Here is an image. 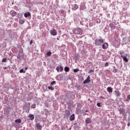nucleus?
Here are the masks:
<instances>
[{
	"instance_id": "nucleus-1",
	"label": "nucleus",
	"mask_w": 130,
	"mask_h": 130,
	"mask_svg": "<svg viewBox=\"0 0 130 130\" xmlns=\"http://www.w3.org/2000/svg\"><path fill=\"white\" fill-rule=\"evenodd\" d=\"M73 34L76 35H82L83 34V30L80 28H76L73 29Z\"/></svg>"
},
{
	"instance_id": "nucleus-2",
	"label": "nucleus",
	"mask_w": 130,
	"mask_h": 130,
	"mask_svg": "<svg viewBox=\"0 0 130 130\" xmlns=\"http://www.w3.org/2000/svg\"><path fill=\"white\" fill-rule=\"evenodd\" d=\"M95 44L98 46H102V44L105 42V40L103 39H96L95 40Z\"/></svg>"
},
{
	"instance_id": "nucleus-3",
	"label": "nucleus",
	"mask_w": 130,
	"mask_h": 130,
	"mask_svg": "<svg viewBox=\"0 0 130 130\" xmlns=\"http://www.w3.org/2000/svg\"><path fill=\"white\" fill-rule=\"evenodd\" d=\"M24 53H23V49L20 48L19 50V53H18V55L17 56V58L18 59H24Z\"/></svg>"
},
{
	"instance_id": "nucleus-4",
	"label": "nucleus",
	"mask_w": 130,
	"mask_h": 130,
	"mask_svg": "<svg viewBox=\"0 0 130 130\" xmlns=\"http://www.w3.org/2000/svg\"><path fill=\"white\" fill-rule=\"evenodd\" d=\"M25 105L24 106V110H25V112H27V113H29V110H30V104H28L27 103H25Z\"/></svg>"
},
{
	"instance_id": "nucleus-5",
	"label": "nucleus",
	"mask_w": 130,
	"mask_h": 130,
	"mask_svg": "<svg viewBox=\"0 0 130 130\" xmlns=\"http://www.w3.org/2000/svg\"><path fill=\"white\" fill-rule=\"evenodd\" d=\"M50 33L52 36H56L57 35V31L55 29H52L50 30Z\"/></svg>"
},
{
	"instance_id": "nucleus-6",
	"label": "nucleus",
	"mask_w": 130,
	"mask_h": 130,
	"mask_svg": "<svg viewBox=\"0 0 130 130\" xmlns=\"http://www.w3.org/2000/svg\"><path fill=\"white\" fill-rule=\"evenodd\" d=\"M103 49H107L108 48V43L104 42L102 45Z\"/></svg>"
},
{
	"instance_id": "nucleus-7",
	"label": "nucleus",
	"mask_w": 130,
	"mask_h": 130,
	"mask_svg": "<svg viewBox=\"0 0 130 130\" xmlns=\"http://www.w3.org/2000/svg\"><path fill=\"white\" fill-rule=\"evenodd\" d=\"M90 79V76H88L87 78L85 80V81H83V84H88L90 83V82H91Z\"/></svg>"
},
{
	"instance_id": "nucleus-8",
	"label": "nucleus",
	"mask_w": 130,
	"mask_h": 130,
	"mask_svg": "<svg viewBox=\"0 0 130 130\" xmlns=\"http://www.w3.org/2000/svg\"><path fill=\"white\" fill-rule=\"evenodd\" d=\"M70 114H71V112L69 110H67L65 111L64 115L65 117H69V116H70Z\"/></svg>"
},
{
	"instance_id": "nucleus-9",
	"label": "nucleus",
	"mask_w": 130,
	"mask_h": 130,
	"mask_svg": "<svg viewBox=\"0 0 130 130\" xmlns=\"http://www.w3.org/2000/svg\"><path fill=\"white\" fill-rule=\"evenodd\" d=\"M120 54L121 57H122V58H123L124 57H125L126 56H127V54L126 53H124V52H123V51H120Z\"/></svg>"
},
{
	"instance_id": "nucleus-10",
	"label": "nucleus",
	"mask_w": 130,
	"mask_h": 130,
	"mask_svg": "<svg viewBox=\"0 0 130 130\" xmlns=\"http://www.w3.org/2000/svg\"><path fill=\"white\" fill-rule=\"evenodd\" d=\"M28 117L29 118V120H34V118H35V116L34 114H29L28 115Z\"/></svg>"
},
{
	"instance_id": "nucleus-11",
	"label": "nucleus",
	"mask_w": 130,
	"mask_h": 130,
	"mask_svg": "<svg viewBox=\"0 0 130 130\" xmlns=\"http://www.w3.org/2000/svg\"><path fill=\"white\" fill-rule=\"evenodd\" d=\"M36 126L38 130H41L42 129V126L40 125V123H38L36 124Z\"/></svg>"
},
{
	"instance_id": "nucleus-12",
	"label": "nucleus",
	"mask_w": 130,
	"mask_h": 130,
	"mask_svg": "<svg viewBox=\"0 0 130 130\" xmlns=\"http://www.w3.org/2000/svg\"><path fill=\"white\" fill-rule=\"evenodd\" d=\"M72 10H74V11H76V10L79 9V6H78L77 4H74L72 5Z\"/></svg>"
},
{
	"instance_id": "nucleus-13",
	"label": "nucleus",
	"mask_w": 130,
	"mask_h": 130,
	"mask_svg": "<svg viewBox=\"0 0 130 130\" xmlns=\"http://www.w3.org/2000/svg\"><path fill=\"white\" fill-rule=\"evenodd\" d=\"M107 91H108L109 93H112L113 88H112L111 87H108L107 88Z\"/></svg>"
},
{
	"instance_id": "nucleus-14",
	"label": "nucleus",
	"mask_w": 130,
	"mask_h": 130,
	"mask_svg": "<svg viewBox=\"0 0 130 130\" xmlns=\"http://www.w3.org/2000/svg\"><path fill=\"white\" fill-rule=\"evenodd\" d=\"M85 122L87 124H89V123H91L92 121H91V119L90 118H87L85 119Z\"/></svg>"
},
{
	"instance_id": "nucleus-15",
	"label": "nucleus",
	"mask_w": 130,
	"mask_h": 130,
	"mask_svg": "<svg viewBox=\"0 0 130 130\" xmlns=\"http://www.w3.org/2000/svg\"><path fill=\"white\" fill-rule=\"evenodd\" d=\"M70 120H71V121H73L75 120V114H73L70 117Z\"/></svg>"
},
{
	"instance_id": "nucleus-16",
	"label": "nucleus",
	"mask_w": 130,
	"mask_h": 130,
	"mask_svg": "<svg viewBox=\"0 0 130 130\" xmlns=\"http://www.w3.org/2000/svg\"><path fill=\"white\" fill-rule=\"evenodd\" d=\"M115 95H116L117 97H119V96H120V92L118 90H115Z\"/></svg>"
},
{
	"instance_id": "nucleus-17",
	"label": "nucleus",
	"mask_w": 130,
	"mask_h": 130,
	"mask_svg": "<svg viewBox=\"0 0 130 130\" xmlns=\"http://www.w3.org/2000/svg\"><path fill=\"white\" fill-rule=\"evenodd\" d=\"M119 112L121 114H124L125 113V110L124 109H120Z\"/></svg>"
},
{
	"instance_id": "nucleus-18",
	"label": "nucleus",
	"mask_w": 130,
	"mask_h": 130,
	"mask_svg": "<svg viewBox=\"0 0 130 130\" xmlns=\"http://www.w3.org/2000/svg\"><path fill=\"white\" fill-rule=\"evenodd\" d=\"M31 16V13L30 12H26L24 13V17L25 18H28V17H30Z\"/></svg>"
},
{
	"instance_id": "nucleus-19",
	"label": "nucleus",
	"mask_w": 130,
	"mask_h": 130,
	"mask_svg": "<svg viewBox=\"0 0 130 130\" xmlns=\"http://www.w3.org/2000/svg\"><path fill=\"white\" fill-rule=\"evenodd\" d=\"M51 51H49L48 52L46 53V54L45 55V56L46 57H47L48 56H51Z\"/></svg>"
},
{
	"instance_id": "nucleus-20",
	"label": "nucleus",
	"mask_w": 130,
	"mask_h": 130,
	"mask_svg": "<svg viewBox=\"0 0 130 130\" xmlns=\"http://www.w3.org/2000/svg\"><path fill=\"white\" fill-rule=\"evenodd\" d=\"M11 16H12V17H15L17 15V12H16L14 11H12L11 12Z\"/></svg>"
},
{
	"instance_id": "nucleus-21",
	"label": "nucleus",
	"mask_w": 130,
	"mask_h": 130,
	"mask_svg": "<svg viewBox=\"0 0 130 130\" xmlns=\"http://www.w3.org/2000/svg\"><path fill=\"white\" fill-rule=\"evenodd\" d=\"M109 26L112 29H115V25L112 23H110Z\"/></svg>"
},
{
	"instance_id": "nucleus-22",
	"label": "nucleus",
	"mask_w": 130,
	"mask_h": 130,
	"mask_svg": "<svg viewBox=\"0 0 130 130\" xmlns=\"http://www.w3.org/2000/svg\"><path fill=\"white\" fill-rule=\"evenodd\" d=\"M127 56L126 57H124L123 58V60L125 62H128V59H127Z\"/></svg>"
},
{
	"instance_id": "nucleus-23",
	"label": "nucleus",
	"mask_w": 130,
	"mask_h": 130,
	"mask_svg": "<svg viewBox=\"0 0 130 130\" xmlns=\"http://www.w3.org/2000/svg\"><path fill=\"white\" fill-rule=\"evenodd\" d=\"M64 70L66 72V73H68V72H70V68L66 67L64 69Z\"/></svg>"
},
{
	"instance_id": "nucleus-24",
	"label": "nucleus",
	"mask_w": 130,
	"mask_h": 130,
	"mask_svg": "<svg viewBox=\"0 0 130 130\" xmlns=\"http://www.w3.org/2000/svg\"><path fill=\"white\" fill-rule=\"evenodd\" d=\"M43 88L44 92H46V90H47V86H46L45 85H44L43 86Z\"/></svg>"
},
{
	"instance_id": "nucleus-25",
	"label": "nucleus",
	"mask_w": 130,
	"mask_h": 130,
	"mask_svg": "<svg viewBox=\"0 0 130 130\" xmlns=\"http://www.w3.org/2000/svg\"><path fill=\"white\" fill-rule=\"evenodd\" d=\"M25 23V20L23 19H20L19 20V23L21 24V25H23Z\"/></svg>"
},
{
	"instance_id": "nucleus-26",
	"label": "nucleus",
	"mask_w": 130,
	"mask_h": 130,
	"mask_svg": "<svg viewBox=\"0 0 130 130\" xmlns=\"http://www.w3.org/2000/svg\"><path fill=\"white\" fill-rule=\"evenodd\" d=\"M48 89H49V90H51V91H53L54 90V88L52 87V86H48Z\"/></svg>"
},
{
	"instance_id": "nucleus-27",
	"label": "nucleus",
	"mask_w": 130,
	"mask_h": 130,
	"mask_svg": "<svg viewBox=\"0 0 130 130\" xmlns=\"http://www.w3.org/2000/svg\"><path fill=\"white\" fill-rule=\"evenodd\" d=\"M15 122L18 123H21V119H16L15 120Z\"/></svg>"
},
{
	"instance_id": "nucleus-28",
	"label": "nucleus",
	"mask_w": 130,
	"mask_h": 130,
	"mask_svg": "<svg viewBox=\"0 0 130 130\" xmlns=\"http://www.w3.org/2000/svg\"><path fill=\"white\" fill-rule=\"evenodd\" d=\"M80 71V70H79L78 68L74 69L73 72L74 73H78V72H79Z\"/></svg>"
},
{
	"instance_id": "nucleus-29",
	"label": "nucleus",
	"mask_w": 130,
	"mask_h": 130,
	"mask_svg": "<svg viewBox=\"0 0 130 130\" xmlns=\"http://www.w3.org/2000/svg\"><path fill=\"white\" fill-rule=\"evenodd\" d=\"M63 38H65V39H68L69 38L68 37V35H67L66 34H64L63 35Z\"/></svg>"
},
{
	"instance_id": "nucleus-30",
	"label": "nucleus",
	"mask_w": 130,
	"mask_h": 130,
	"mask_svg": "<svg viewBox=\"0 0 130 130\" xmlns=\"http://www.w3.org/2000/svg\"><path fill=\"white\" fill-rule=\"evenodd\" d=\"M82 113H83V114L84 115H88V113H87V112H85V110H83L82 111Z\"/></svg>"
},
{
	"instance_id": "nucleus-31",
	"label": "nucleus",
	"mask_w": 130,
	"mask_h": 130,
	"mask_svg": "<svg viewBox=\"0 0 130 130\" xmlns=\"http://www.w3.org/2000/svg\"><path fill=\"white\" fill-rule=\"evenodd\" d=\"M98 107H101L102 106L101 105V103H98L96 104Z\"/></svg>"
},
{
	"instance_id": "nucleus-32",
	"label": "nucleus",
	"mask_w": 130,
	"mask_h": 130,
	"mask_svg": "<svg viewBox=\"0 0 130 130\" xmlns=\"http://www.w3.org/2000/svg\"><path fill=\"white\" fill-rule=\"evenodd\" d=\"M2 62H7V58H3L2 59Z\"/></svg>"
},
{
	"instance_id": "nucleus-33",
	"label": "nucleus",
	"mask_w": 130,
	"mask_h": 130,
	"mask_svg": "<svg viewBox=\"0 0 130 130\" xmlns=\"http://www.w3.org/2000/svg\"><path fill=\"white\" fill-rule=\"evenodd\" d=\"M56 71L58 72V73L59 72V70H60V67H57L56 68Z\"/></svg>"
},
{
	"instance_id": "nucleus-34",
	"label": "nucleus",
	"mask_w": 130,
	"mask_h": 130,
	"mask_svg": "<svg viewBox=\"0 0 130 130\" xmlns=\"http://www.w3.org/2000/svg\"><path fill=\"white\" fill-rule=\"evenodd\" d=\"M93 72H94V70L91 69V70H89L88 74H91V73H93Z\"/></svg>"
},
{
	"instance_id": "nucleus-35",
	"label": "nucleus",
	"mask_w": 130,
	"mask_h": 130,
	"mask_svg": "<svg viewBox=\"0 0 130 130\" xmlns=\"http://www.w3.org/2000/svg\"><path fill=\"white\" fill-rule=\"evenodd\" d=\"M63 68L61 66H60V72H63Z\"/></svg>"
},
{
	"instance_id": "nucleus-36",
	"label": "nucleus",
	"mask_w": 130,
	"mask_h": 130,
	"mask_svg": "<svg viewBox=\"0 0 130 130\" xmlns=\"http://www.w3.org/2000/svg\"><path fill=\"white\" fill-rule=\"evenodd\" d=\"M36 106L35 105V104L32 105L31 106V108L33 109L36 108Z\"/></svg>"
},
{
	"instance_id": "nucleus-37",
	"label": "nucleus",
	"mask_w": 130,
	"mask_h": 130,
	"mask_svg": "<svg viewBox=\"0 0 130 130\" xmlns=\"http://www.w3.org/2000/svg\"><path fill=\"white\" fill-rule=\"evenodd\" d=\"M55 81H53L51 83V86H52V85H54L55 84Z\"/></svg>"
},
{
	"instance_id": "nucleus-38",
	"label": "nucleus",
	"mask_w": 130,
	"mask_h": 130,
	"mask_svg": "<svg viewBox=\"0 0 130 130\" xmlns=\"http://www.w3.org/2000/svg\"><path fill=\"white\" fill-rule=\"evenodd\" d=\"M105 67H108V62H107L105 63Z\"/></svg>"
},
{
	"instance_id": "nucleus-39",
	"label": "nucleus",
	"mask_w": 130,
	"mask_h": 130,
	"mask_svg": "<svg viewBox=\"0 0 130 130\" xmlns=\"http://www.w3.org/2000/svg\"><path fill=\"white\" fill-rule=\"evenodd\" d=\"M23 72H24V70L21 69V70H20V71H19V73H23Z\"/></svg>"
},
{
	"instance_id": "nucleus-40",
	"label": "nucleus",
	"mask_w": 130,
	"mask_h": 130,
	"mask_svg": "<svg viewBox=\"0 0 130 130\" xmlns=\"http://www.w3.org/2000/svg\"><path fill=\"white\" fill-rule=\"evenodd\" d=\"M81 104H77V107L81 108Z\"/></svg>"
},
{
	"instance_id": "nucleus-41",
	"label": "nucleus",
	"mask_w": 130,
	"mask_h": 130,
	"mask_svg": "<svg viewBox=\"0 0 130 130\" xmlns=\"http://www.w3.org/2000/svg\"><path fill=\"white\" fill-rule=\"evenodd\" d=\"M127 99H128L129 100H130V95L129 94L127 96Z\"/></svg>"
},
{
	"instance_id": "nucleus-42",
	"label": "nucleus",
	"mask_w": 130,
	"mask_h": 130,
	"mask_svg": "<svg viewBox=\"0 0 130 130\" xmlns=\"http://www.w3.org/2000/svg\"><path fill=\"white\" fill-rule=\"evenodd\" d=\"M32 43H33V41L32 40H31L30 41V43H29V44H32Z\"/></svg>"
},
{
	"instance_id": "nucleus-43",
	"label": "nucleus",
	"mask_w": 130,
	"mask_h": 130,
	"mask_svg": "<svg viewBox=\"0 0 130 130\" xmlns=\"http://www.w3.org/2000/svg\"><path fill=\"white\" fill-rule=\"evenodd\" d=\"M84 111H85V112H89V110H84Z\"/></svg>"
},
{
	"instance_id": "nucleus-44",
	"label": "nucleus",
	"mask_w": 130,
	"mask_h": 130,
	"mask_svg": "<svg viewBox=\"0 0 130 130\" xmlns=\"http://www.w3.org/2000/svg\"><path fill=\"white\" fill-rule=\"evenodd\" d=\"M101 98L102 99H105V98L103 97V96H101Z\"/></svg>"
},
{
	"instance_id": "nucleus-45",
	"label": "nucleus",
	"mask_w": 130,
	"mask_h": 130,
	"mask_svg": "<svg viewBox=\"0 0 130 130\" xmlns=\"http://www.w3.org/2000/svg\"><path fill=\"white\" fill-rule=\"evenodd\" d=\"M126 101H127V102H128L129 101V100H128V99H127L126 100Z\"/></svg>"
},
{
	"instance_id": "nucleus-46",
	"label": "nucleus",
	"mask_w": 130,
	"mask_h": 130,
	"mask_svg": "<svg viewBox=\"0 0 130 130\" xmlns=\"http://www.w3.org/2000/svg\"><path fill=\"white\" fill-rule=\"evenodd\" d=\"M127 125H128V126H129V125H130V123L129 122H128Z\"/></svg>"
},
{
	"instance_id": "nucleus-47",
	"label": "nucleus",
	"mask_w": 130,
	"mask_h": 130,
	"mask_svg": "<svg viewBox=\"0 0 130 130\" xmlns=\"http://www.w3.org/2000/svg\"><path fill=\"white\" fill-rule=\"evenodd\" d=\"M28 70V68L26 67L25 68V70Z\"/></svg>"
},
{
	"instance_id": "nucleus-48",
	"label": "nucleus",
	"mask_w": 130,
	"mask_h": 130,
	"mask_svg": "<svg viewBox=\"0 0 130 130\" xmlns=\"http://www.w3.org/2000/svg\"><path fill=\"white\" fill-rule=\"evenodd\" d=\"M5 70H7V67H5Z\"/></svg>"
},
{
	"instance_id": "nucleus-49",
	"label": "nucleus",
	"mask_w": 130,
	"mask_h": 130,
	"mask_svg": "<svg viewBox=\"0 0 130 130\" xmlns=\"http://www.w3.org/2000/svg\"><path fill=\"white\" fill-rule=\"evenodd\" d=\"M57 40H59V39H58V38H57Z\"/></svg>"
},
{
	"instance_id": "nucleus-50",
	"label": "nucleus",
	"mask_w": 130,
	"mask_h": 130,
	"mask_svg": "<svg viewBox=\"0 0 130 130\" xmlns=\"http://www.w3.org/2000/svg\"><path fill=\"white\" fill-rule=\"evenodd\" d=\"M14 4V3H12V5H13Z\"/></svg>"
}]
</instances>
